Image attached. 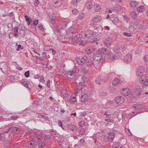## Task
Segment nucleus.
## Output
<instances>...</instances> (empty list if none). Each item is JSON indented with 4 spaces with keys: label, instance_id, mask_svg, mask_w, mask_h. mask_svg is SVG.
<instances>
[{
    "label": "nucleus",
    "instance_id": "1",
    "mask_svg": "<svg viewBox=\"0 0 148 148\" xmlns=\"http://www.w3.org/2000/svg\"><path fill=\"white\" fill-rule=\"evenodd\" d=\"M76 71L75 70L69 71L66 75V77L70 80H73L75 79L76 75Z\"/></svg>",
    "mask_w": 148,
    "mask_h": 148
},
{
    "label": "nucleus",
    "instance_id": "2",
    "mask_svg": "<svg viewBox=\"0 0 148 148\" xmlns=\"http://www.w3.org/2000/svg\"><path fill=\"white\" fill-rule=\"evenodd\" d=\"M0 68L4 74L6 73L8 69L7 62H3L0 63Z\"/></svg>",
    "mask_w": 148,
    "mask_h": 148
},
{
    "label": "nucleus",
    "instance_id": "3",
    "mask_svg": "<svg viewBox=\"0 0 148 148\" xmlns=\"http://www.w3.org/2000/svg\"><path fill=\"white\" fill-rule=\"evenodd\" d=\"M142 106V105L141 104L139 105L134 104L133 105V108L135 110L133 112L135 115L136 114L140 112Z\"/></svg>",
    "mask_w": 148,
    "mask_h": 148
},
{
    "label": "nucleus",
    "instance_id": "4",
    "mask_svg": "<svg viewBox=\"0 0 148 148\" xmlns=\"http://www.w3.org/2000/svg\"><path fill=\"white\" fill-rule=\"evenodd\" d=\"M76 32L75 28L72 26L70 27L69 29H68L66 31V34L69 35L70 36H71V35L75 34Z\"/></svg>",
    "mask_w": 148,
    "mask_h": 148
},
{
    "label": "nucleus",
    "instance_id": "5",
    "mask_svg": "<svg viewBox=\"0 0 148 148\" xmlns=\"http://www.w3.org/2000/svg\"><path fill=\"white\" fill-rule=\"evenodd\" d=\"M102 18L101 16L96 15L93 16L92 19V22L94 23H97L100 22Z\"/></svg>",
    "mask_w": 148,
    "mask_h": 148
},
{
    "label": "nucleus",
    "instance_id": "6",
    "mask_svg": "<svg viewBox=\"0 0 148 148\" xmlns=\"http://www.w3.org/2000/svg\"><path fill=\"white\" fill-rule=\"evenodd\" d=\"M79 96L80 99L82 102H85L88 101V97L86 94L84 93H81Z\"/></svg>",
    "mask_w": 148,
    "mask_h": 148
},
{
    "label": "nucleus",
    "instance_id": "7",
    "mask_svg": "<svg viewBox=\"0 0 148 148\" xmlns=\"http://www.w3.org/2000/svg\"><path fill=\"white\" fill-rule=\"evenodd\" d=\"M84 86V85L83 84V83L82 82H79L78 84H77V89L76 90L75 94L76 95H78V93L82 92V90Z\"/></svg>",
    "mask_w": 148,
    "mask_h": 148
},
{
    "label": "nucleus",
    "instance_id": "8",
    "mask_svg": "<svg viewBox=\"0 0 148 148\" xmlns=\"http://www.w3.org/2000/svg\"><path fill=\"white\" fill-rule=\"evenodd\" d=\"M136 72V74L137 76H139L143 75L145 72V69L142 66H139L137 69Z\"/></svg>",
    "mask_w": 148,
    "mask_h": 148
},
{
    "label": "nucleus",
    "instance_id": "9",
    "mask_svg": "<svg viewBox=\"0 0 148 148\" xmlns=\"http://www.w3.org/2000/svg\"><path fill=\"white\" fill-rule=\"evenodd\" d=\"M70 22V21L69 20L65 21H62L60 23V25L62 29H65Z\"/></svg>",
    "mask_w": 148,
    "mask_h": 148
},
{
    "label": "nucleus",
    "instance_id": "10",
    "mask_svg": "<svg viewBox=\"0 0 148 148\" xmlns=\"http://www.w3.org/2000/svg\"><path fill=\"white\" fill-rule=\"evenodd\" d=\"M134 94L136 95L135 98H138L141 94V89L139 85L137 86L134 91Z\"/></svg>",
    "mask_w": 148,
    "mask_h": 148
},
{
    "label": "nucleus",
    "instance_id": "11",
    "mask_svg": "<svg viewBox=\"0 0 148 148\" xmlns=\"http://www.w3.org/2000/svg\"><path fill=\"white\" fill-rule=\"evenodd\" d=\"M131 91L129 88H125L121 90V93L122 95L124 96H129L130 95Z\"/></svg>",
    "mask_w": 148,
    "mask_h": 148
},
{
    "label": "nucleus",
    "instance_id": "12",
    "mask_svg": "<svg viewBox=\"0 0 148 148\" xmlns=\"http://www.w3.org/2000/svg\"><path fill=\"white\" fill-rule=\"evenodd\" d=\"M132 56L130 54L126 55L124 58V61L126 63H129L132 61Z\"/></svg>",
    "mask_w": 148,
    "mask_h": 148
},
{
    "label": "nucleus",
    "instance_id": "13",
    "mask_svg": "<svg viewBox=\"0 0 148 148\" xmlns=\"http://www.w3.org/2000/svg\"><path fill=\"white\" fill-rule=\"evenodd\" d=\"M37 141L38 143V147L40 148H45V144L42 139L38 138Z\"/></svg>",
    "mask_w": 148,
    "mask_h": 148
},
{
    "label": "nucleus",
    "instance_id": "14",
    "mask_svg": "<svg viewBox=\"0 0 148 148\" xmlns=\"http://www.w3.org/2000/svg\"><path fill=\"white\" fill-rule=\"evenodd\" d=\"M85 64L86 65L89 66H92L94 64V61L93 59H89L86 57L85 58Z\"/></svg>",
    "mask_w": 148,
    "mask_h": 148
},
{
    "label": "nucleus",
    "instance_id": "15",
    "mask_svg": "<svg viewBox=\"0 0 148 148\" xmlns=\"http://www.w3.org/2000/svg\"><path fill=\"white\" fill-rule=\"evenodd\" d=\"M102 58V56L100 54L97 53L95 54L93 56V59L97 62H100Z\"/></svg>",
    "mask_w": 148,
    "mask_h": 148
},
{
    "label": "nucleus",
    "instance_id": "16",
    "mask_svg": "<svg viewBox=\"0 0 148 148\" xmlns=\"http://www.w3.org/2000/svg\"><path fill=\"white\" fill-rule=\"evenodd\" d=\"M29 143L30 145L29 147V148H37V143L35 140H30Z\"/></svg>",
    "mask_w": 148,
    "mask_h": 148
},
{
    "label": "nucleus",
    "instance_id": "17",
    "mask_svg": "<svg viewBox=\"0 0 148 148\" xmlns=\"http://www.w3.org/2000/svg\"><path fill=\"white\" fill-rule=\"evenodd\" d=\"M67 128L70 131H76L77 128L76 125L72 124L68 125L67 126Z\"/></svg>",
    "mask_w": 148,
    "mask_h": 148
},
{
    "label": "nucleus",
    "instance_id": "18",
    "mask_svg": "<svg viewBox=\"0 0 148 148\" xmlns=\"http://www.w3.org/2000/svg\"><path fill=\"white\" fill-rule=\"evenodd\" d=\"M93 1L91 0H88L87 1L86 7L88 10L91 9L93 7Z\"/></svg>",
    "mask_w": 148,
    "mask_h": 148
},
{
    "label": "nucleus",
    "instance_id": "19",
    "mask_svg": "<svg viewBox=\"0 0 148 148\" xmlns=\"http://www.w3.org/2000/svg\"><path fill=\"white\" fill-rule=\"evenodd\" d=\"M116 102L118 104H121L123 103L124 99L123 97L120 96L116 97L115 99Z\"/></svg>",
    "mask_w": 148,
    "mask_h": 148
},
{
    "label": "nucleus",
    "instance_id": "20",
    "mask_svg": "<svg viewBox=\"0 0 148 148\" xmlns=\"http://www.w3.org/2000/svg\"><path fill=\"white\" fill-rule=\"evenodd\" d=\"M10 127L11 128L12 131L14 133L16 134L19 133L20 129L18 127L16 126H13Z\"/></svg>",
    "mask_w": 148,
    "mask_h": 148
},
{
    "label": "nucleus",
    "instance_id": "21",
    "mask_svg": "<svg viewBox=\"0 0 148 148\" xmlns=\"http://www.w3.org/2000/svg\"><path fill=\"white\" fill-rule=\"evenodd\" d=\"M112 58H111V60H114L118 58L119 57V54L118 52L114 51L112 53Z\"/></svg>",
    "mask_w": 148,
    "mask_h": 148
},
{
    "label": "nucleus",
    "instance_id": "22",
    "mask_svg": "<svg viewBox=\"0 0 148 148\" xmlns=\"http://www.w3.org/2000/svg\"><path fill=\"white\" fill-rule=\"evenodd\" d=\"M77 62L79 64L82 65L85 62V58L84 59L83 57L81 56V58L77 59Z\"/></svg>",
    "mask_w": 148,
    "mask_h": 148
},
{
    "label": "nucleus",
    "instance_id": "23",
    "mask_svg": "<svg viewBox=\"0 0 148 148\" xmlns=\"http://www.w3.org/2000/svg\"><path fill=\"white\" fill-rule=\"evenodd\" d=\"M139 4V3L134 0H133L130 2V5L131 7L133 8H135Z\"/></svg>",
    "mask_w": 148,
    "mask_h": 148
},
{
    "label": "nucleus",
    "instance_id": "24",
    "mask_svg": "<svg viewBox=\"0 0 148 148\" xmlns=\"http://www.w3.org/2000/svg\"><path fill=\"white\" fill-rule=\"evenodd\" d=\"M53 31L55 34L56 35L57 37L58 36V34L59 35L61 32L60 29L58 27H55L53 29Z\"/></svg>",
    "mask_w": 148,
    "mask_h": 148
},
{
    "label": "nucleus",
    "instance_id": "25",
    "mask_svg": "<svg viewBox=\"0 0 148 148\" xmlns=\"http://www.w3.org/2000/svg\"><path fill=\"white\" fill-rule=\"evenodd\" d=\"M114 137V133H110L108 135V139L110 141L113 140Z\"/></svg>",
    "mask_w": 148,
    "mask_h": 148
},
{
    "label": "nucleus",
    "instance_id": "26",
    "mask_svg": "<svg viewBox=\"0 0 148 148\" xmlns=\"http://www.w3.org/2000/svg\"><path fill=\"white\" fill-rule=\"evenodd\" d=\"M145 10V7L142 5L139 6L137 9V12L142 13Z\"/></svg>",
    "mask_w": 148,
    "mask_h": 148
},
{
    "label": "nucleus",
    "instance_id": "27",
    "mask_svg": "<svg viewBox=\"0 0 148 148\" xmlns=\"http://www.w3.org/2000/svg\"><path fill=\"white\" fill-rule=\"evenodd\" d=\"M94 7L95 9V10L97 12H99L101 10V8L100 6L95 3L94 4Z\"/></svg>",
    "mask_w": 148,
    "mask_h": 148
},
{
    "label": "nucleus",
    "instance_id": "28",
    "mask_svg": "<svg viewBox=\"0 0 148 148\" xmlns=\"http://www.w3.org/2000/svg\"><path fill=\"white\" fill-rule=\"evenodd\" d=\"M120 82V80L118 78H116L113 80L112 83L114 86H115L118 85Z\"/></svg>",
    "mask_w": 148,
    "mask_h": 148
},
{
    "label": "nucleus",
    "instance_id": "29",
    "mask_svg": "<svg viewBox=\"0 0 148 148\" xmlns=\"http://www.w3.org/2000/svg\"><path fill=\"white\" fill-rule=\"evenodd\" d=\"M112 43V41L109 40H106L103 41V43L107 47L110 46L111 45Z\"/></svg>",
    "mask_w": 148,
    "mask_h": 148
},
{
    "label": "nucleus",
    "instance_id": "30",
    "mask_svg": "<svg viewBox=\"0 0 148 148\" xmlns=\"http://www.w3.org/2000/svg\"><path fill=\"white\" fill-rule=\"evenodd\" d=\"M93 32L91 31H87L85 34V37H92Z\"/></svg>",
    "mask_w": 148,
    "mask_h": 148
},
{
    "label": "nucleus",
    "instance_id": "31",
    "mask_svg": "<svg viewBox=\"0 0 148 148\" xmlns=\"http://www.w3.org/2000/svg\"><path fill=\"white\" fill-rule=\"evenodd\" d=\"M53 6L55 7H58L61 5V3L58 1L54 0L52 2Z\"/></svg>",
    "mask_w": 148,
    "mask_h": 148
},
{
    "label": "nucleus",
    "instance_id": "32",
    "mask_svg": "<svg viewBox=\"0 0 148 148\" xmlns=\"http://www.w3.org/2000/svg\"><path fill=\"white\" fill-rule=\"evenodd\" d=\"M78 42L79 45H82L84 46L86 45L87 43V41L84 39L83 40H80Z\"/></svg>",
    "mask_w": 148,
    "mask_h": 148
},
{
    "label": "nucleus",
    "instance_id": "33",
    "mask_svg": "<svg viewBox=\"0 0 148 148\" xmlns=\"http://www.w3.org/2000/svg\"><path fill=\"white\" fill-rule=\"evenodd\" d=\"M61 93L64 97H67L69 95L68 93L65 89L61 90Z\"/></svg>",
    "mask_w": 148,
    "mask_h": 148
},
{
    "label": "nucleus",
    "instance_id": "34",
    "mask_svg": "<svg viewBox=\"0 0 148 148\" xmlns=\"http://www.w3.org/2000/svg\"><path fill=\"white\" fill-rule=\"evenodd\" d=\"M25 17V21L27 22L28 25L29 26L32 22L31 19L27 15H26Z\"/></svg>",
    "mask_w": 148,
    "mask_h": 148
},
{
    "label": "nucleus",
    "instance_id": "35",
    "mask_svg": "<svg viewBox=\"0 0 148 148\" xmlns=\"http://www.w3.org/2000/svg\"><path fill=\"white\" fill-rule=\"evenodd\" d=\"M130 16L132 19L134 20L136 18L137 16V14L136 12L133 11L131 12Z\"/></svg>",
    "mask_w": 148,
    "mask_h": 148
},
{
    "label": "nucleus",
    "instance_id": "36",
    "mask_svg": "<svg viewBox=\"0 0 148 148\" xmlns=\"http://www.w3.org/2000/svg\"><path fill=\"white\" fill-rule=\"evenodd\" d=\"M99 39L100 38H94V39H93V40L90 41V42L92 43H96V44L97 45L98 43H99Z\"/></svg>",
    "mask_w": 148,
    "mask_h": 148
},
{
    "label": "nucleus",
    "instance_id": "37",
    "mask_svg": "<svg viewBox=\"0 0 148 148\" xmlns=\"http://www.w3.org/2000/svg\"><path fill=\"white\" fill-rule=\"evenodd\" d=\"M140 76L139 78V81L141 82H144V80L146 78L145 75L143 74L141 76Z\"/></svg>",
    "mask_w": 148,
    "mask_h": 148
},
{
    "label": "nucleus",
    "instance_id": "38",
    "mask_svg": "<svg viewBox=\"0 0 148 148\" xmlns=\"http://www.w3.org/2000/svg\"><path fill=\"white\" fill-rule=\"evenodd\" d=\"M92 53L96 52L97 51H99V49L97 47H93L91 48Z\"/></svg>",
    "mask_w": 148,
    "mask_h": 148
},
{
    "label": "nucleus",
    "instance_id": "39",
    "mask_svg": "<svg viewBox=\"0 0 148 148\" xmlns=\"http://www.w3.org/2000/svg\"><path fill=\"white\" fill-rule=\"evenodd\" d=\"M44 139L45 140L49 141L51 138V136L50 135H45Z\"/></svg>",
    "mask_w": 148,
    "mask_h": 148
},
{
    "label": "nucleus",
    "instance_id": "40",
    "mask_svg": "<svg viewBox=\"0 0 148 148\" xmlns=\"http://www.w3.org/2000/svg\"><path fill=\"white\" fill-rule=\"evenodd\" d=\"M109 51L108 49L104 48H102L101 49V52L103 53H108Z\"/></svg>",
    "mask_w": 148,
    "mask_h": 148
},
{
    "label": "nucleus",
    "instance_id": "41",
    "mask_svg": "<svg viewBox=\"0 0 148 148\" xmlns=\"http://www.w3.org/2000/svg\"><path fill=\"white\" fill-rule=\"evenodd\" d=\"M110 76H111V75L110 74H108L107 75H106L105 77V78L104 79V80L105 82H107L108 80H109L110 79Z\"/></svg>",
    "mask_w": 148,
    "mask_h": 148
},
{
    "label": "nucleus",
    "instance_id": "42",
    "mask_svg": "<svg viewBox=\"0 0 148 148\" xmlns=\"http://www.w3.org/2000/svg\"><path fill=\"white\" fill-rule=\"evenodd\" d=\"M84 14L83 13H81L79 14V15L78 16V19H82L84 18Z\"/></svg>",
    "mask_w": 148,
    "mask_h": 148
},
{
    "label": "nucleus",
    "instance_id": "43",
    "mask_svg": "<svg viewBox=\"0 0 148 148\" xmlns=\"http://www.w3.org/2000/svg\"><path fill=\"white\" fill-rule=\"evenodd\" d=\"M119 143H114L112 146V148H119Z\"/></svg>",
    "mask_w": 148,
    "mask_h": 148
},
{
    "label": "nucleus",
    "instance_id": "44",
    "mask_svg": "<svg viewBox=\"0 0 148 148\" xmlns=\"http://www.w3.org/2000/svg\"><path fill=\"white\" fill-rule=\"evenodd\" d=\"M58 39L59 40L62 42H66L67 41V38H58Z\"/></svg>",
    "mask_w": 148,
    "mask_h": 148
},
{
    "label": "nucleus",
    "instance_id": "45",
    "mask_svg": "<svg viewBox=\"0 0 148 148\" xmlns=\"http://www.w3.org/2000/svg\"><path fill=\"white\" fill-rule=\"evenodd\" d=\"M121 9V6L119 5H116L114 7V10L117 11L120 10Z\"/></svg>",
    "mask_w": 148,
    "mask_h": 148
},
{
    "label": "nucleus",
    "instance_id": "46",
    "mask_svg": "<svg viewBox=\"0 0 148 148\" xmlns=\"http://www.w3.org/2000/svg\"><path fill=\"white\" fill-rule=\"evenodd\" d=\"M95 82L97 84H100L101 83V78L99 77L97 78L95 80Z\"/></svg>",
    "mask_w": 148,
    "mask_h": 148
},
{
    "label": "nucleus",
    "instance_id": "47",
    "mask_svg": "<svg viewBox=\"0 0 148 148\" xmlns=\"http://www.w3.org/2000/svg\"><path fill=\"white\" fill-rule=\"evenodd\" d=\"M72 12L73 14L76 15L79 13V11L76 9H73L72 10Z\"/></svg>",
    "mask_w": 148,
    "mask_h": 148
},
{
    "label": "nucleus",
    "instance_id": "48",
    "mask_svg": "<svg viewBox=\"0 0 148 148\" xmlns=\"http://www.w3.org/2000/svg\"><path fill=\"white\" fill-rule=\"evenodd\" d=\"M49 16L52 19H54L53 18L55 16V15L53 12H51L49 14Z\"/></svg>",
    "mask_w": 148,
    "mask_h": 148
},
{
    "label": "nucleus",
    "instance_id": "49",
    "mask_svg": "<svg viewBox=\"0 0 148 148\" xmlns=\"http://www.w3.org/2000/svg\"><path fill=\"white\" fill-rule=\"evenodd\" d=\"M81 79H82V81H83V82H84L85 81L87 80L88 78L86 77L85 75H84L82 76Z\"/></svg>",
    "mask_w": 148,
    "mask_h": 148
},
{
    "label": "nucleus",
    "instance_id": "50",
    "mask_svg": "<svg viewBox=\"0 0 148 148\" xmlns=\"http://www.w3.org/2000/svg\"><path fill=\"white\" fill-rule=\"evenodd\" d=\"M85 132V130L83 129L82 128L79 131V134L81 135H83L84 134Z\"/></svg>",
    "mask_w": 148,
    "mask_h": 148
},
{
    "label": "nucleus",
    "instance_id": "51",
    "mask_svg": "<svg viewBox=\"0 0 148 148\" xmlns=\"http://www.w3.org/2000/svg\"><path fill=\"white\" fill-rule=\"evenodd\" d=\"M86 52L87 54H88L92 53L91 48H87L86 50Z\"/></svg>",
    "mask_w": 148,
    "mask_h": 148
},
{
    "label": "nucleus",
    "instance_id": "52",
    "mask_svg": "<svg viewBox=\"0 0 148 148\" xmlns=\"http://www.w3.org/2000/svg\"><path fill=\"white\" fill-rule=\"evenodd\" d=\"M81 72L83 74L88 73L89 71L87 69L85 68H83L81 69Z\"/></svg>",
    "mask_w": 148,
    "mask_h": 148
},
{
    "label": "nucleus",
    "instance_id": "53",
    "mask_svg": "<svg viewBox=\"0 0 148 148\" xmlns=\"http://www.w3.org/2000/svg\"><path fill=\"white\" fill-rule=\"evenodd\" d=\"M85 125V121H82L79 123V126L82 127Z\"/></svg>",
    "mask_w": 148,
    "mask_h": 148
},
{
    "label": "nucleus",
    "instance_id": "54",
    "mask_svg": "<svg viewBox=\"0 0 148 148\" xmlns=\"http://www.w3.org/2000/svg\"><path fill=\"white\" fill-rule=\"evenodd\" d=\"M114 11V10H112V9H107L106 10V12L108 13V14L111 13Z\"/></svg>",
    "mask_w": 148,
    "mask_h": 148
},
{
    "label": "nucleus",
    "instance_id": "55",
    "mask_svg": "<svg viewBox=\"0 0 148 148\" xmlns=\"http://www.w3.org/2000/svg\"><path fill=\"white\" fill-rule=\"evenodd\" d=\"M81 0H73L72 1V4L73 5H75L80 2Z\"/></svg>",
    "mask_w": 148,
    "mask_h": 148
},
{
    "label": "nucleus",
    "instance_id": "56",
    "mask_svg": "<svg viewBox=\"0 0 148 148\" xmlns=\"http://www.w3.org/2000/svg\"><path fill=\"white\" fill-rule=\"evenodd\" d=\"M20 83L24 86L27 83L26 81L24 79H22L20 81Z\"/></svg>",
    "mask_w": 148,
    "mask_h": 148
},
{
    "label": "nucleus",
    "instance_id": "57",
    "mask_svg": "<svg viewBox=\"0 0 148 148\" xmlns=\"http://www.w3.org/2000/svg\"><path fill=\"white\" fill-rule=\"evenodd\" d=\"M144 61L147 62H148V54L145 55L144 57Z\"/></svg>",
    "mask_w": 148,
    "mask_h": 148
},
{
    "label": "nucleus",
    "instance_id": "58",
    "mask_svg": "<svg viewBox=\"0 0 148 148\" xmlns=\"http://www.w3.org/2000/svg\"><path fill=\"white\" fill-rule=\"evenodd\" d=\"M24 86L26 87L27 88H28L29 90L31 89V85L30 84V83H27L25 85V86Z\"/></svg>",
    "mask_w": 148,
    "mask_h": 148
},
{
    "label": "nucleus",
    "instance_id": "59",
    "mask_svg": "<svg viewBox=\"0 0 148 148\" xmlns=\"http://www.w3.org/2000/svg\"><path fill=\"white\" fill-rule=\"evenodd\" d=\"M123 35L125 36H128V37H130L131 36H132L131 34L130 33H126V32H124L123 33Z\"/></svg>",
    "mask_w": 148,
    "mask_h": 148
},
{
    "label": "nucleus",
    "instance_id": "60",
    "mask_svg": "<svg viewBox=\"0 0 148 148\" xmlns=\"http://www.w3.org/2000/svg\"><path fill=\"white\" fill-rule=\"evenodd\" d=\"M25 75L26 77H28L29 76V70L26 72L25 73Z\"/></svg>",
    "mask_w": 148,
    "mask_h": 148
},
{
    "label": "nucleus",
    "instance_id": "61",
    "mask_svg": "<svg viewBox=\"0 0 148 148\" xmlns=\"http://www.w3.org/2000/svg\"><path fill=\"white\" fill-rule=\"evenodd\" d=\"M20 49H23V47H22L21 45H19L16 49L17 51H18Z\"/></svg>",
    "mask_w": 148,
    "mask_h": 148
},
{
    "label": "nucleus",
    "instance_id": "62",
    "mask_svg": "<svg viewBox=\"0 0 148 148\" xmlns=\"http://www.w3.org/2000/svg\"><path fill=\"white\" fill-rule=\"evenodd\" d=\"M40 82L43 83L45 82V80L44 79V77H43V76H41V77H40Z\"/></svg>",
    "mask_w": 148,
    "mask_h": 148
},
{
    "label": "nucleus",
    "instance_id": "63",
    "mask_svg": "<svg viewBox=\"0 0 148 148\" xmlns=\"http://www.w3.org/2000/svg\"><path fill=\"white\" fill-rule=\"evenodd\" d=\"M18 118L17 116H14V115L10 117V119L12 120H15Z\"/></svg>",
    "mask_w": 148,
    "mask_h": 148
},
{
    "label": "nucleus",
    "instance_id": "64",
    "mask_svg": "<svg viewBox=\"0 0 148 148\" xmlns=\"http://www.w3.org/2000/svg\"><path fill=\"white\" fill-rule=\"evenodd\" d=\"M108 53H106L105 54V56H104V58L105 59H109V55Z\"/></svg>",
    "mask_w": 148,
    "mask_h": 148
}]
</instances>
